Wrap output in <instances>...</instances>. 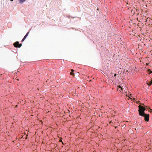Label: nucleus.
Returning a JSON list of instances; mask_svg holds the SVG:
<instances>
[{"mask_svg": "<svg viewBox=\"0 0 152 152\" xmlns=\"http://www.w3.org/2000/svg\"><path fill=\"white\" fill-rule=\"evenodd\" d=\"M139 108L138 111L139 115L141 116H144L145 120L146 121H148L149 120V115L145 113V108L143 106H139Z\"/></svg>", "mask_w": 152, "mask_h": 152, "instance_id": "f257e3e1", "label": "nucleus"}, {"mask_svg": "<svg viewBox=\"0 0 152 152\" xmlns=\"http://www.w3.org/2000/svg\"><path fill=\"white\" fill-rule=\"evenodd\" d=\"M14 46L16 48H20L22 45V44H19L18 42L17 41L15 42L14 44Z\"/></svg>", "mask_w": 152, "mask_h": 152, "instance_id": "f03ea898", "label": "nucleus"}, {"mask_svg": "<svg viewBox=\"0 0 152 152\" xmlns=\"http://www.w3.org/2000/svg\"><path fill=\"white\" fill-rule=\"evenodd\" d=\"M118 91H119L120 92H121L123 91V88L120 86H118Z\"/></svg>", "mask_w": 152, "mask_h": 152, "instance_id": "7ed1b4c3", "label": "nucleus"}, {"mask_svg": "<svg viewBox=\"0 0 152 152\" xmlns=\"http://www.w3.org/2000/svg\"><path fill=\"white\" fill-rule=\"evenodd\" d=\"M29 34V32H28L26 34V35L23 38V39H22V42H23L24 40L26 38V37H27V36H28V34Z\"/></svg>", "mask_w": 152, "mask_h": 152, "instance_id": "20e7f679", "label": "nucleus"}, {"mask_svg": "<svg viewBox=\"0 0 152 152\" xmlns=\"http://www.w3.org/2000/svg\"><path fill=\"white\" fill-rule=\"evenodd\" d=\"M26 0H19V1L20 3L22 4Z\"/></svg>", "mask_w": 152, "mask_h": 152, "instance_id": "39448f33", "label": "nucleus"}, {"mask_svg": "<svg viewBox=\"0 0 152 152\" xmlns=\"http://www.w3.org/2000/svg\"><path fill=\"white\" fill-rule=\"evenodd\" d=\"M72 72L70 73V74L71 75H73L74 74L73 72L74 71V70L73 69L71 70Z\"/></svg>", "mask_w": 152, "mask_h": 152, "instance_id": "423d86ee", "label": "nucleus"}, {"mask_svg": "<svg viewBox=\"0 0 152 152\" xmlns=\"http://www.w3.org/2000/svg\"><path fill=\"white\" fill-rule=\"evenodd\" d=\"M147 83L149 86H151V84L150 82Z\"/></svg>", "mask_w": 152, "mask_h": 152, "instance_id": "0eeeda50", "label": "nucleus"}, {"mask_svg": "<svg viewBox=\"0 0 152 152\" xmlns=\"http://www.w3.org/2000/svg\"><path fill=\"white\" fill-rule=\"evenodd\" d=\"M151 84H152V80H151V81L150 82Z\"/></svg>", "mask_w": 152, "mask_h": 152, "instance_id": "6e6552de", "label": "nucleus"}, {"mask_svg": "<svg viewBox=\"0 0 152 152\" xmlns=\"http://www.w3.org/2000/svg\"><path fill=\"white\" fill-rule=\"evenodd\" d=\"M116 74H115L114 75V76H116Z\"/></svg>", "mask_w": 152, "mask_h": 152, "instance_id": "1a4fd4ad", "label": "nucleus"}, {"mask_svg": "<svg viewBox=\"0 0 152 152\" xmlns=\"http://www.w3.org/2000/svg\"><path fill=\"white\" fill-rule=\"evenodd\" d=\"M130 96H132V95H131V94H130Z\"/></svg>", "mask_w": 152, "mask_h": 152, "instance_id": "9d476101", "label": "nucleus"}, {"mask_svg": "<svg viewBox=\"0 0 152 152\" xmlns=\"http://www.w3.org/2000/svg\"><path fill=\"white\" fill-rule=\"evenodd\" d=\"M11 1H13V0H10Z\"/></svg>", "mask_w": 152, "mask_h": 152, "instance_id": "9b49d317", "label": "nucleus"}, {"mask_svg": "<svg viewBox=\"0 0 152 152\" xmlns=\"http://www.w3.org/2000/svg\"><path fill=\"white\" fill-rule=\"evenodd\" d=\"M150 110L152 111V109H151Z\"/></svg>", "mask_w": 152, "mask_h": 152, "instance_id": "f8f14e48", "label": "nucleus"}, {"mask_svg": "<svg viewBox=\"0 0 152 152\" xmlns=\"http://www.w3.org/2000/svg\"><path fill=\"white\" fill-rule=\"evenodd\" d=\"M151 73H152V71L151 72Z\"/></svg>", "mask_w": 152, "mask_h": 152, "instance_id": "ddd939ff", "label": "nucleus"}]
</instances>
